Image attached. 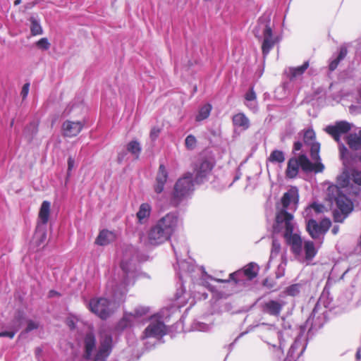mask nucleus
Here are the masks:
<instances>
[{"mask_svg": "<svg viewBox=\"0 0 361 361\" xmlns=\"http://www.w3.org/2000/svg\"><path fill=\"white\" fill-rule=\"evenodd\" d=\"M180 223L178 216L170 212L161 218L148 232L149 243L159 245L170 239Z\"/></svg>", "mask_w": 361, "mask_h": 361, "instance_id": "6", "label": "nucleus"}, {"mask_svg": "<svg viewBox=\"0 0 361 361\" xmlns=\"http://www.w3.org/2000/svg\"><path fill=\"white\" fill-rule=\"evenodd\" d=\"M302 147V143L300 141H297L294 143L293 150L299 151L301 149Z\"/></svg>", "mask_w": 361, "mask_h": 361, "instance_id": "57", "label": "nucleus"}, {"mask_svg": "<svg viewBox=\"0 0 361 361\" xmlns=\"http://www.w3.org/2000/svg\"><path fill=\"white\" fill-rule=\"evenodd\" d=\"M286 263V256H283L282 259H281V263L279 264L276 271V278H281L284 276Z\"/></svg>", "mask_w": 361, "mask_h": 361, "instance_id": "39", "label": "nucleus"}, {"mask_svg": "<svg viewBox=\"0 0 361 361\" xmlns=\"http://www.w3.org/2000/svg\"><path fill=\"white\" fill-rule=\"evenodd\" d=\"M159 133H160V130L158 128H156V127L152 128L150 131V135H149L150 138L152 140H155L158 137Z\"/></svg>", "mask_w": 361, "mask_h": 361, "instance_id": "51", "label": "nucleus"}, {"mask_svg": "<svg viewBox=\"0 0 361 361\" xmlns=\"http://www.w3.org/2000/svg\"><path fill=\"white\" fill-rule=\"evenodd\" d=\"M269 23V20L262 18H259L258 25L254 31L256 37L262 39V51L264 57L269 54L271 49L279 41L278 37L273 35Z\"/></svg>", "mask_w": 361, "mask_h": 361, "instance_id": "8", "label": "nucleus"}, {"mask_svg": "<svg viewBox=\"0 0 361 361\" xmlns=\"http://www.w3.org/2000/svg\"><path fill=\"white\" fill-rule=\"evenodd\" d=\"M259 329L262 339L274 348H278L282 353L290 345L285 361H296L306 348L307 340L304 334L290 325L279 330L274 325L263 323Z\"/></svg>", "mask_w": 361, "mask_h": 361, "instance_id": "3", "label": "nucleus"}, {"mask_svg": "<svg viewBox=\"0 0 361 361\" xmlns=\"http://www.w3.org/2000/svg\"><path fill=\"white\" fill-rule=\"evenodd\" d=\"M127 153L126 152H121L118 154V161L121 163L125 159Z\"/></svg>", "mask_w": 361, "mask_h": 361, "instance_id": "56", "label": "nucleus"}, {"mask_svg": "<svg viewBox=\"0 0 361 361\" xmlns=\"http://www.w3.org/2000/svg\"><path fill=\"white\" fill-rule=\"evenodd\" d=\"M172 247L176 257L178 266V268L176 266H174V268L182 282V285L187 281V278H190L194 284L197 283L200 286L207 287L211 291H213V287L205 279V278H207L229 286H232L233 283L245 286L247 282L257 276L259 271L257 264L251 262L245 266L243 269L231 274L229 279L227 280L214 279L208 276L202 267L195 266L190 261H181L180 259V257L183 254L186 255L188 253V247L184 242L180 244H172Z\"/></svg>", "mask_w": 361, "mask_h": 361, "instance_id": "2", "label": "nucleus"}, {"mask_svg": "<svg viewBox=\"0 0 361 361\" xmlns=\"http://www.w3.org/2000/svg\"><path fill=\"white\" fill-rule=\"evenodd\" d=\"M304 142L310 145L314 142L315 140V133L312 128H308L304 131L303 134Z\"/></svg>", "mask_w": 361, "mask_h": 361, "instance_id": "38", "label": "nucleus"}, {"mask_svg": "<svg viewBox=\"0 0 361 361\" xmlns=\"http://www.w3.org/2000/svg\"><path fill=\"white\" fill-rule=\"evenodd\" d=\"M356 51L357 54H361V40L359 42V44H358Z\"/></svg>", "mask_w": 361, "mask_h": 361, "instance_id": "60", "label": "nucleus"}, {"mask_svg": "<svg viewBox=\"0 0 361 361\" xmlns=\"http://www.w3.org/2000/svg\"><path fill=\"white\" fill-rule=\"evenodd\" d=\"M325 298V293H323L322 296L320 297L318 302L314 306L312 314H310V317L307 320V324H311V327H317V326H320L321 324L317 323V320L319 319V317H317V314L319 312V310L320 309V305L322 304L325 307H329L330 305V302H326L324 301Z\"/></svg>", "mask_w": 361, "mask_h": 361, "instance_id": "21", "label": "nucleus"}, {"mask_svg": "<svg viewBox=\"0 0 361 361\" xmlns=\"http://www.w3.org/2000/svg\"><path fill=\"white\" fill-rule=\"evenodd\" d=\"M300 163L297 158H291L288 162L286 175L288 178H295L298 173Z\"/></svg>", "mask_w": 361, "mask_h": 361, "instance_id": "29", "label": "nucleus"}, {"mask_svg": "<svg viewBox=\"0 0 361 361\" xmlns=\"http://www.w3.org/2000/svg\"><path fill=\"white\" fill-rule=\"evenodd\" d=\"M21 2V0H16L15 2H14V4L15 5H18L20 4Z\"/></svg>", "mask_w": 361, "mask_h": 361, "instance_id": "63", "label": "nucleus"}, {"mask_svg": "<svg viewBox=\"0 0 361 361\" xmlns=\"http://www.w3.org/2000/svg\"><path fill=\"white\" fill-rule=\"evenodd\" d=\"M303 245V250L305 252V256L306 260H312L317 253V249L316 248L314 243L311 240H305L304 243L302 241V245ZM302 254V252L301 253ZM302 255L297 256L300 257ZM296 257V255H295Z\"/></svg>", "mask_w": 361, "mask_h": 361, "instance_id": "27", "label": "nucleus"}, {"mask_svg": "<svg viewBox=\"0 0 361 361\" xmlns=\"http://www.w3.org/2000/svg\"><path fill=\"white\" fill-rule=\"evenodd\" d=\"M298 190L296 188L293 187L285 192L281 198V204L283 209L281 210L295 209L296 205L298 202Z\"/></svg>", "mask_w": 361, "mask_h": 361, "instance_id": "16", "label": "nucleus"}, {"mask_svg": "<svg viewBox=\"0 0 361 361\" xmlns=\"http://www.w3.org/2000/svg\"><path fill=\"white\" fill-rule=\"evenodd\" d=\"M168 171L164 164H160L156 177V183L154 185V191L159 194L163 192L165 183L168 179Z\"/></svg>", "mask_w": 361, "mask_h": 361, "instance_id": "20", "label": "nucleus"}, {"mask_svg": "<svg viewBox=\"0 0 361 361\" xmlns=\"http://www.w3.org/2000/svg\"><path fill=\"white\" fill-rule=\"evenodd\" d=\"M285 302L281 300H269L262 305V310L264 313L271 316L278 317L280 315Z\"/></svg>", "mask_w": 361, "mask_h": 361, "instance_id": "17", "label": "nucleus"}, {"mask_svg": "<svg viewBox=\"0 0 361 361\" xmlns=\"http://www.w3.org/2000/svg\"><path fill=\"white\" fill-rule=\"evenodd\" d=\"M113 338L110 334H104L101 336L99 345L94 357V361H106L111 353Z\"/></svg>", "mask_w": 361, "mask_h": 361, "instance_id": "13", "label": "nucleus"}, {"mask_svg": "<svg viewBox=\"0 0 361 361\" xmlns=\"http://www.w3.org/2000/svg\"><path fill=\"white\" fill-rule=\"evenodd\" d=\"M331 222L329 219H323L319 223L314 219H310L307 223V231L314 240H318L319 244L323 242L324 236L329 229Z\"/></svg>", "mask_w": 361, "mask_h": 361, "instance_id": "10", "label": "nucleus"}, {"mask_svg": "<svg viewBox=\"0 0 361 361\" xmlns=\"http://www.w3.org/2000/svg\"><path fill=\"white\" fill-rule=\"evenodd\" d=\"M38 326H39V324L37 322H34L32 320H28L27 327L25 329V331L27 333H28L34 329H37L38 328Z\"/></svg>", "mask_w": 361, "mask_h": 361, "instance_id": "49", "label": "nucleus"}, {"mask_svg": "<svg viewBox=\"0 0 361 361\" xmlns=\"http://www.w3.org/2000/svg\"><path fill=\"white\" fill-rule=\"evenodd\" d=\"M339 227L338 226H334L331 230L333 234L336 235L338 233Z\"/></svg>", "mask_w": 361, "mask_h": 361, "instance_id": "58", "label": "nucleus"}, {"mask_svg": "<svg viewBox=\"0 0 361 361\" xmlns=\"http://www.w3.org/2000/svg\"><path fill=\"white\" fill-rule=\"evenodd\" d=\"M96 340L94 336L89 333L85 338V357L90 360L92 357V353L95 350Z\"/></svg>", "mask_w": 361, "mask_h": 361, "instance_id": "26", "label": "nucleus"}, {"mask_svg": "<svg viewBox=\"0 0 361 361\" xmlns=\"http://www.w3.org/2000/svg\"><path fill=\"white\" fill-rule=\"evenodd\" d=\"M126 150L130 153L135 159H139L142 147L140 143L136 140H131L126 145Z\"/></svg>", "mask_w": 361, "mask_h": 361, "instance_id": "33", "label": "nucleus"}, {"mask_svg": "<svg viewBox=\"0 0 361 361\" xmlns=\"http://www.w3.org/2000/svg\"><path fill=\"white\" fill-rule=\"evenodd\" d=\"M212 106L210 104H205L198 111L195 117L196 121H202L209 117L210 115Z\"/></svg>", "mask_w": 361, "mask_h": 361, "instance_id": "34", "label": "nucleus"}, {"mask_svg": "<svg viewBox=\"0 0 361 361\" xmlns=\"http://www.w3.org/2000/svg\"><path fill=\"white\" fill-rule=\"evenodd\" d=\"M37 132V124L35 122L30 123L24 130V134L31 140Z\"/></svg>", "mask_w": 361, "mask_h": 361, "instance_id": "37", "label": "nucleus"}, {"mask_svg": "<svg viewBox=\"0 0 361 361\" xmlns=\"http://www.w3.org/2000/svg\"><path fill=\"white\" fill-rule=\"evenodd\" d=\"M349 112L353 115L361 114V105L359 104L350 105L349 106Z\"/></svg>", "mask_w": 361, "mask_h": 361, "instance_id": "47", "label": "nucleus"}, {"mask_svg": "<svg viewBox=\"0 0 361 361\" xmlns=\"http://www.w3.org/2000/svg\"><path fill=\"white\" fill-rule=\"evenodd\" d=\"M135 322L134 316L132 313H125L122 319L118 322L116 329L118 331H124L130 328Z\"/></svg>", "mask_w": 361, "mask_h": 361, "instance_id": "28", "label": "nucleus"}, {"mask_svg": "<svg viewBox=\"0 0 361 361\" xmlns=\"http://www.w3.org/2000/svg\"><path fill=\"white\" fill-rule=\"evenodd\" d=\"M233 123L235 127L247 130L250 127V120L243 113H238L233 116Z\"/></svg>", "mask_w": 361, "mask_h": 361, "instance_id": "30", "label": "nucleus"}, {"mask_svg": "<svg viewBox=\"0 0 361 361\" xmlns=\"http://www.w3.org/2000/svg\"><path fill=\"white\" fill-rule=\"evenodd\" d=\"M25 320L24 313L18 311L16 313L13 319L7 326V331L0 332V337H8L13 338L17 331L20 329Z\"/></svg>", "mask_w": 361, "mask_h": 361, "instance_id": "15", "label": "nucleus"}, {"mask_svg": "<svg viewBox=\"0 0 361 361\" xmlns=\"http://www.w3.org/2000/svg\"><path fill=\"white\" fill-rule=\"evenodd\" d=\"M30 31L32 35H41L43 32L42 26L39 20L35 18L31 17L30 19Z\"/></svg>", "mask_w": 361, "mask_h": 361, "instance_id": "36", "label": "nucleus"}, {"mask_svg": "<svg viewBox=\"0 0 361 361\" xmlns=\"http://www.w3.org/2000/svg\"><path fill=\"white\" fill-rule=\"evenodd\" d=\"M279 256H280L281 259H282L283 256H286V250H283L280 242L277 239H276L274 236H273L268 266H269L271 262L274 259L276 258Z\"/></svg>", "mask_w": 361, "mask_h": 361, "instance_id": "25", "label": "nucleus"}, {"mask_svg": "<svg viewBox=\"0 0 361 361\" xmlns=\"http://www.w3.org/2000/svg\"><path fill=\"white\" fill-rule=\"evenodd\" d=\"M193 190L192 175L188 173L176 183L173 193V202L174 204H178L182 200L188 197Z\"/></svg>", "mask_w": 361, "mask_h": 361, "instance_id": "9", "label": "nucleus"}, {"mask_svg": "<svg viewBox=\"0 0 361 361\" xmlns=\"http://www.w3.org/2000/svg\"><path fill=\"white\" fill-rule=\"evenodd\" d=\"M358 95H359V97H360V98L361 99V87L358 90Z\"/></svg>", "mask_w": 361, "mask_h": 361, "instance_id": "64", "label": "nucleus"}, {"mask_svg": "<svg viewBox=\"0 0 361 361\" xmlns=\"http://www.w3.org/2000/svg\"><path fill=\"white\" fill-rule=\"evenodd\" d=\"M213 169V164L208 160H201L196 164L195 168V180L197 183H202L207 180Z\"/></svg>", "mask_w": 361, "mask_h": 361, "instance_id": "14", "label": "nucleus"}, {"mask_svg": "<svg viewBox=\"0 0 361 361\" xmlns=\"http://www.w3.org/2000/svg\"><path fill=\"white\" fill-rule=\"evenodd\" d=\"M75 164V160L73 157H70L68 159V172H71Z\"/></svg>", "mask_w": 361, "mask_h": 361, "instance_id": "55", "label": "nucleus"}, {"mask_svg": "<svg viewBox=\"0 0 361 361\" xmlns=\"http://www.w3.org/2000/svg\"><path fill=\"white\" fill-rule=\"evenodd\" d=\"M151 212L152 207L149 203L141 204L136 214L138 223L140 224H146L149 220Z\"/></svg>", "mask_w": 361, "mask_h": 361, "instance_id": "24", "label": "nucleus"}, {"mask_svg": "<svg viewBox=\"0 0 361 361\" xmlns=\"http://www.w3.org/2000/svg\"><path fill=\"white\" fill-rule=\"evenodd\" d=\"M192 328L195 331H207L209 330L210 326L209 324L200 322H195L192 324Z\"/></svg>", "mask_w": 361, "mask_h": 361, "instance_id": "43", "label": "nucleus"}, {"mask_svg": "<svg viewBox=\"0 0 361 361\" xmlns=\"http://www.w3.org/2000/svg\"><path fill=\"white\" fill-rule=\"evenodd\" d=\"M300 163V167L305 171H315L316 172H322L324 168L322 163L314 165L305 154L300 155L297 158Z\"/></svg>", "mask_w": 361, "mask_h": 361, "instance_id": "22", "label": "nucleus"}, {"mask_svg": "<svg viewBox=\"0 0 361 361\" xmlns=\"http://www.w3.org/2000/svg\"><path fill=\"white\" fill-rule=\"evenodd\" d=\"M29 89H30V84L29 83H25L23 86L21 92H20V94H21L23 99H25V98L27 97V96L28 94V92H29Z\"/></svg>", "mask_w": 361, "mask_h": 361, "instance_id": "52", "label": "nucleus"}, {"mask_svg": "<svg viewBox=\"0 0 361 361\" xmlns=\"http://www.w3.org/2000/svg\"><path fill=\"white\" fill-rule=\"evenodd\" d=\"M311 146V157L313 159H317L319 158V144L318 142H313L310 144Z\"/></svg>", "mask_w": 361, "mask_h": 361, "instance_id": "46", "label": "nucleus"}, {"mask_svg": "<svg viewBox=\"0 0 361 361\" xmlns=\"http://www.w3.org/2000/svg\"><path fill=\"white\" fill-rule=\"evenodd\" d=\"M293 214L286 210L279 211L273 226L274 233H281L292 252L299 256L302 253V238L299 234L293 233Z\"/></svg>", "mask_w": 361, "mask_h": 361, "instance_id": "5", "label": "nucleus"}, {"mask_svg": "<svg viewBox=\"0 0 361 361\" xmlns=\"http://www.w3.org/2000/svg\"><path fill=\"white\" fill-rule=\"evenodd\" d=\"M116 238V234L114 231L104 229L99 232L96 238L95 243L99 245L104 246L114 241Z\"/></svg>", "mask_w": 361, "mask_h": 361, "instance_id": "23", "label": "nucleus"}, {"mask_svg": "<svg viewBox=\"0 0 361 361\" xmlns=\"http://www.w3.org/2000/svg\"><path fill=\"white\" fill-rule=\"evenodd\" d=\"M361 350L359 349L356 353V360H360L361 359V355H360Z\"/></svg>", "mask_w": 361, "mask_h": 361, "instance_id": "59", "label": "nucleus"}, {"mask_svg": "<svg viewBox=\"0 0 361 361\" xmlns=\"http://www.w3.org/2000/svg\"><path fill=\"white\" fill-rule=\"evenodd\" d=\"M300 285L296 283L293 284L286 288V293L290 296H295L299 294L300 291Z\"/></svg>", "mask_w": 361, "mask_h": 361, "instance_id": "41", "label": "nucleus"}, {"mask_svg": "<svg viewBox=\"0 0 361 361\" xmlns=\"http://www.w3.org/2000/svg\"><path fill=\"white\" fill-rule=\"evenodd\" d=\"M75 318L73 317H68L66 319V324L71 329H74L75 327Z\"/></svg>", "mask_w": 361, "mask_h": 361, "instance_id": "53", "label": "nucleus"}, {"mask_svg": "<svg viewBox=\"0 0 361 361\" xmlns=\"http://www.w3.org/2000/svg\"><path fill=\"white\" fill-rule=\"evenodd\" d=\"M353 182L359 185H361V171H353L352 172Z\"/></svg>", "mask_w": 361, "mask_h": 361, "instance_id": "50", "label": "nucleus"}, {"mask_svg": "<svg viewBox=\"0 0 361 361\" xmlns=\"http://www.w3.org/2000/svg\"><path fill=\"white\" fill-rule=\"evenodd\" d=\"M327 199L335 203L338 211L334 214V221L342 223L353 209V202L344 195L341 194L336 185H329L326 190Z\"/></svg>", "mask_w": 361, "mask_h": 361, "instance_id": "7", "label": "nucleus"}, {"mask_svg": "<svg viewBox=\"0 0 361 361\" xmlns=\"http://www.w3.org/2000/svg\"><path fill=\"white\" fill-rule=\"evenodd\" d=\"M56 294H57V293L56 291H54V290H51L49 292V296L50 297H52V296H54V295H56Z\"/></svg>", "mask_w": 361, "mask_h": 361, "instance_id": "62", "label": "nucleus"}, {"mask_svg": "<svg viewBox=\"0 0 361 361\" xmlns=\"http://www.w3.org/2000/svg\"><path fill=\"white\" fill-rule=\"evenodd\" d=\"M325 209V207L322 204L313 203L310 205L309 208L307 209V212H310L312 210H314L315 213H322Z\"/></svg>", "mask_w": 361, "mask_h": 361, "instance_id": "45", "label": "nucleus"}, {"mask_svg": "<svg viewBox=\"0 0 361 361\" xmlns=\"http://www.w3.org/2000/svg\"><path fill=\"white\" fill-rule=\"evenodd\" d=\"M268 159L272 163L281 164L285 161V156L282 151L275 149L271 152Z\"/></svg>", "mask_w": 361, "mask_h": 361, "instance_id": "35", "label": "nucleus"}, {"mask_svg": "<svg viewBox=\"0 0 361 361\" xmlns=\"http://www.w3.org/2000/svg\"><path fill=\"white\" fill-rule=\"evenodd\" d=\"M347 54V47L345 45L341 46L339 49L338 56L331 60L329 63V70L331 71H334L337 68L340 61L346 56Z\"/></svg>", "mask_w": 361, "mask_h": 361, "instance_id": "32", "label": "nucleus"}, {"mask_svg": "<svg viewBox=\"0 0 361 361\" xmlns=\"http://www.w3.org/2000/svg\"><path fill=\"white\" fill-rule=\"evenodd\" d=\"M245 104L253 112H256L257 111V104L256 100H254L252 102H246Z\"/></svg>", "mask_w": 361, "mask_h": 361, "instance_id": "54", "label": "nucleus"}, {"mask_svg": "<svg viewBox=\"0 0 361 361\" xmlns=\"http://www.w3.org/2000/svg\"><path fill=\"white\" fill-rule=\"evenodd\" d=\"M149 312L148 307H137L133 312H131L134 316V319L136 322L140 317L146 314Z\"/></svg>", "mask_w": 361, "mask_h": 361, "instance_id": "42", "label": "nucleus"}, {"mask_svg": "<svg viewBox=\"0 0 361 361\" xmlns=\"http://www.w3.org/2000/svg\"><path fill=\"white\" fill-rule=\"evenodd\" d=\"M310 66L309 61H305L302 65L297 67H289L286 68L284 73L290 80L300 79Z\"/></svg>", "mask_w": 361, "mask_h": 361, "instance_id": "19", "label": "nucleus"}, {"mask_svg": "<svg viewBox=\"0 0 361 361\" xmlns=\"http://www.w3.org/2000/svg\"><path fill=\"white\" fill-rule=\"evenodd\" d=\"M185 147L189 150H192L196 147L197 140L192 135H189L185 140Z\"/></svg>", "mask_w": 361, "mask_h": 361, "instance_id": "40", "label": "nucleus"}, {"mask_svg": "<svg viewBox=\"0 0 361 361\" xmlns=\"http://www.w3.org/2000/svg\"><path fill=\"white\" fill-rule=\"evenodd\" d=\"M347 143L353 150L361 149V130L357 133H351L347 137Z\"/></svg>", "mask_w": 361, "mask_h": 361, "instance_id": "31", "label": "nucleus"}, {"mask_svg": "<svg viewBox=\"0 0 361 361\" xmlns=\"http://www.w3.org/2000/svg\"><path fill=\"white\" fill-rule=\"evenodd\" d=\"M84 127L82 121H72L67 120L62 124V133L63 136L73 137L78 135Z\"/></svg>", "mask_w": 361, "mask_h": 361, "instance_id": "18", "label": "nucleus"}, {"mask_svg": "<svg viewBox=\"0 0 361 361\" xmlns=\"http://www.w3.org/2000/svg\"><path fill=\"white\" fill-rule=\"evenodd\" d=\"M245 100L248 102H252L254 100H256V94L255 91L253 90V88L250 90L246 94H245Z\"/></svg>", "mask_w": 361, "mask_h": 361, "instance_id": "48", "label": "nucleus"}, {"mask_svg": "<svg viewBox=\"0 0 361 361\" xmlns=\"http://www.w3.org/2000/svg\"><path fill=\"white\" fill-rule=\"evenodd\" d=\"M199 299H201V298H204V299H206L207 298V294L204 293H202V296H198L197 297Z\"/></svg>", "mask_w": 361, "mask_h": 361, "instance_id": "61", "label": "nucleus"}, {"mask_svg": "<svg viewBox=\"0 0 361 361\" xmlns=\"http://www.w3.org/2000/svg\"><path fill=\"white\" fill-rule=\"evenodd\" d=\"M166 334V326L159 319L152 317L150 323L147 326L142 336V339L156 338L159 339Z\"/></svg>", "mask_w": 361, "mask_h": 361, "instance_id": "12", "label": "nucleus"}, {"mask_svg": "<svg viewBox=\"0 0 361 361\" xmlns=\"http://www.w3.org/2000/svg\"><path fill=\"white\" fill-rule=\"evenodd\" d=\"M51 203L49 201H44L40 207L39 212V222L37 227V231L35 234V238H40L42 242L46 238L45 226L47 224L50 214Z\"/></svg>", "mask_w": 361, "mask_h": 361, "instance_id": "11", "label": "nucleus"}, {"mask_svg": "<svg viewBox=\"0 0 361 361\" xmlns=\"http://www.w3.org/2000/svg\"><path fill=\"white\" fill-rule=\"evenodd\" d=\"M137 255L136 249L131 245H125L121 249V269L122 278L111 285V299L95 298L90 300V310L102 319L109 317L123 301L127 292V286L133 285L137 272Z\"/></svg>", "mask_w": 361, "mask_h": 361, "instance_id": "1", "label": "nucleus"}, {"mask_svg": "<svg viewBox=\"0 0 361 361\" xmlns=\"http://www.w3.org/2000/svg\"><path fill=\"white\" fill-rule=\"evenodd\" d=\"M36 46L39 49L46 51L50 48V43L47 38L43 37L36 42Z\"/></svg>", "mask_w": 361, "mask_h": 361, "instance_id": "44", "label": "nucleus"}, {"mask_svg": "<svg viewBox=\"0 0 361 361\" xmlns=\"http://www.w3.org/2000/svg\"><path fill=\"white\" fill-rule=\"evenodd\" d=\"M352 124L345 121H337L334 125L327 126L324 130L326 133L330 135L334 140L338 143V149L340 153V157L343 161V171L341 175L337 178V184L335 185L338 188L341 194H343L341 191V188L347 187L350 183V181H353L352 172L356 171L353 169H350L349 161L348 159V149L344 145L343 143L341 142V136L347 133L351 130Z\"/></svg>", "mask_w": 361, "mask_h": 361, "instance_id": "4", "label": "nucleus"}]
</instances>
